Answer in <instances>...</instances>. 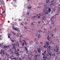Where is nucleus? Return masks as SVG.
<instances>
[{
	"label": "nucleus",
	"instance_id": "1",
	"mask_svg": "<svg viewBox=\"0 0 60 60\" xmlns=\"http://www.w3.org/2000/svg\"><path fill=\"white\" fill-rule=\"evenodd\" d=\"M51 10V8H48V11H47L45 13V14H47L49 13H49H50V11Z\"/></svg>",
	"mask_w": 60,
	"mask_h": 60
},
{
	"label": "nucleus",
	"instance_id": "2",
	"mask_svg": "<svg viewBox=\"0 0 60 60\" xmlns=\"http://www.w3.org/2000/svg\"><path fill=\"white\" fill-rule=\"evenodd\" d=\"M12 28L15 31L16 30L17 31V32H19V30L18 28H17L16 27H14V26Z\"/></svg>",
	"mask_w": 60,
	"mask_h": 60
},
{
	"label": "nucleus",
	"instance_id": "3",
	"mask_svg": "<svg viewBox=\"0 0 60 60\" xmlns=\"http://www.w3.org/2000/svg\"><path fill=\"white\" fill-rule=\"evenodd\" d=\"M46 44L47 45V46L46 45H45V46H44V48H47L48 47V46L49 45V42H47V41L46 42Z\"/></svg>",
	"mask_w": 60,
	"mask_h": 60
},
{
	"label": "nucleus",
	"instance_id": "4",
	"mask_svg": "<svg viewBox=\"0 0 60 60\" xmlns=\"http://www.w3.org/2000/svg\"><path fill=\"white\" fill-rule=\"evenodd\" d=\"M16 36H17V37H21L22 36V35H21V34H19V33H18L17 34Z\"/></svg>",
	"mask_w": 60,
	"mask_h": 60
},
{
	"label": "nucleus",
	"instance_id": "5",
	"mask_svg": "<svg viewBox=\"0 0 60 60\" xmlns=\"http://www.w3.org/2000/svg\"><path fill=\"white\" fill-rule=\"evenodd\" d=\"M12 45L13 46V47L12 48L13 49H15V46H17V45L14 44H12Z\"/></svg>",
	"mask_w": 60,
	"mask_h": 60
},
{
	"label": "nucleus",
	"instance_id": "6",
	"mask_svg": "<svg viewBox=\"0 0 60 60\" xmlns=\"http://www.w3.org/2000/svg\"><path fill=\"white\" fill-rule=\"evenodd\" d=\"M8 47V46H4V47H2L3 48H5V49H7Z\"/></svg>",
	"mask_w": 60,
	"mask_h": 60
},
{
	"label": "nucleus",
	"instance_id": "7",
	"mask_svg": "<svg viewBox=\"0 0 60 60\" xmlns=\"http://www.w3.org/2000/svg\"><path fill=\"white\" fill-rule=\"evenodd\" d=\"M55 19V18L54 17V16H52V18H51L50 19L51 20V22H52L53 21L52 19Z\"/></svg>",
	"mask_w": 60,
	"mask_h": 60
},
{
	"label": "nucleus",
	"instance_id": "8",
	"mask_svg": "<svg viewBox=\"0 0 60 60\" xmlns=\"http://www.w3.org/2000/svg\"><path fill=\"white\" fill-rule=\"evenodd\" d=\"M36 36H37V37H38V38H39L40 36H41V35H40V34H38V33H37L36 35Z\"/></svg>",
	"mask_w": 60,
	"mask_h": 60
},
{
	"label": "nucleus",
	"instance_id": "9",
	"mask_svg": "<svg viewBox=\"0 0 60 60\" xmlns=\"http://www.w3.org/2000/svg\"><path fill=\"white\" fill-rule=\"evenodd\" d=\"M4 51L3 50H2L1 52H0V54L1 55L2 53H4Z\"/></svg>",
	"mask_w": 60,
	"mask_h": 60
},
{
	"label": "nucleus",
	"instance_id": "10",
	"mask_svg": "<svg viewBox=\"0 0 60 60\" xmlns=\"http://www.w3.org/2000/svg\"><path fill=\"white\" fill-rule=\"evenodd\" d=\"M56 52H58L59 50V48H57V46H56Z\"/></svg>",
	"mask_w": 60,
	"mask_h": 60
},
{
	"label": "nucleus",
	"instance_id": "11",
	"mask_svg": "<svg viewBox=\"0 0 60 60\" xmlns=\"http://www.w3.org/2000/svg\"><path fill=\"white\" fill-rule=\"evenodd\" d=\"M23 41H24V42L25 43V44L26 45H27V44L26 43V41H25V40H23Z\"/></svg>",
	"mask_w": 60,
	"mask_h": 60
},
{
	"label": "nucleus",
	"instance_id": "12",
	"mask_svg": "<svg viewBox=\"0 0 60 60\" xmlns=\"http://www.w3.org/2000/svg\"><path fill=\"white\" fill-rule=\"evenodd\" d=\"M53 32H54V33H55L56 32V28L54 29H53Z\"/></svg>",
	"mask_w": 60,
	"mask_h": 60
},
{
	"label": "nucleus",
	"instance_id": "13",
	"mask_svg": "<svg viewBox=\"0 0 60 60\" xmlns=\"http://www.w3.org/2000/svg\"><path fill=\"white\" fill-rule=\"evenodd\" d=\"M45 17L44 16L43 17V18H42V20H46V19H45Z\"/></svg>",
	"mask_w": 60,
	"mask_h": 60
},
{
	"label": "nucleus",
	"instance_id": "14",
	"mask_svg": "<svg viewBox=\"0 0 60 60\" xmlns=\"http://www.w3.org/2000/svg\"><path fill=\"white\" fill-rule=\"evenodd\" d=\"M38 38H36L35 39V41H38Z\"/></svg>",
	"mask_w": 60,
	"mask_h": 60
},
{
	"label": "nucleus",
	"instance_id": "15",
	"mask_svg": "<svg viewBox=\"0 0 60 60\" xmlns=\"http://www.w3.org/2000/svg\"><path fill=\"white\" fill-rule=\"evenodd\" d=\"M10 34L8 33V38H10Z\"/></svg>",
	"mask_w": 60,
	"mask_h": 60
},
{
	"label": "nucleus",
	"instance_id": "16",
	"mask_svg": "<svg viewBox=\"0 0 60 60\" xmlns=\"http://www.w3.org/2000/svg\"><path fill=\"white\" fill-rule=\"evenodd\" d=\"M38 52L39 53H40V52H41L40 50L38 49Z\"/></svg>",
	"mask_w": 60,
	"mask_h": 60
},
{
	"label": "nucleus",
	"instance_id": "17",
	"mask_svg": "<svg viewBox=\"0 0 60 60\" xmlns=\"http://www.w3.org/2000/svg\"><path fill=\"white\" fill-rule=\"evenodd\" d=\"M11 32L12 33H13V34L14 35H16V34L15 33L13 32L12 31Z\"/></svg>",
	"mask_w": 60,
	"mask_h": 60
},
{
	"label": "nucleus",
	"instance_id": "18",
	"mask_svg": "<svg viewBox=\"0 0 60 60\" xmlns=\"http://www.w3.org/2000/svg\"><path fill=\"white\" fill-rule=\"evenodd\" d=\"M38 32H39V33H40V32H43L42 31H41V30H39L38 31Z\"/></svg>",
	"mask_w": 60,
	"mask_h": 60
},
{
	"label": "nucleus",
	"instance_id": "19",
	"mask_svg": "<svg viewBox=\"0 0 60 60\" xmlns=\"http://www.w3.org/2000/svg\"><path fill=\"white\" fill-rule=\"evenodd\" d=\"M60 54V52L58 51V53H57V55H59V53Z\"/></svg>",
	"mask_w": 60,
	"mask_h": 60
},
{
	"label": "nucleus",
	"instance_id": "20",
	"mask_svg": "<svg viewBox=\"0 0 60 60\" xmlns=\"http://www.w3.org/2000/svg\"><path fill=\"white\" fill-rule=\"evenodd\" d=\"M34 57H35V58L36 59L37 58V55H36V56H34Z\"/></svg>",
	"mask_w": 60,
	"mask_h": 60
},
{
	"label": "nucleus",
	"instance_id": "21",
	"mask_svg": "<svg viewBox=\"0 0 60 60\" xmlns=\"http://www.w3.org/2000/svg\"><path fill=\"white\" fill-rule=\"evenodd\" d=\"M9 38L10 39V40L11 41H12L13 42H14V40H12L11 39V38Z\"/></svg>",
	"mask_w": 60,
	"mask_h": 60
},
{
	"label": "nucleus",
	"instance_id": "22",
	"mask_svg": "<svg viewBox=\"0 0 60 60\" xmlns=\"http://www.w3.org/2000/svg\"><path fill=\"white\" fill-rule=\"evenodd\" d=\"M24 43H22V46H24Z\"/></svg>",
	"mask_w": 60,
	"mask_h": 60
},
{
	"label": "nucleus",
	"instance_id": "23",
	"mask_svg": "<svg viewBox=\"0 0 60 60\" xmlns=\"http://www.w3.org/2000/svg\"><path fill=\"white\" fill-rule=\"evenodd\" d=\"M24 47H25V48L26 49V51H28V50L27 49V48L25 46Z\"/></svg>",
	"mask_w": 60,
	"mask_h": 60
},
{
	"label": "nucleus",
	"instance_id": "24",
	"mask_svg": "<svg viewBox=\"0 0 60 60\" xmlns=\"http://www.w3.org/2000/svg\"><path fill=\"white\" fill-rule=\"evenodd\" d=\"M15 41V42L16 44H17V43H18V42L17 41Z\"/></svg>",
	"mask_w": 60,
	"mask_h": 60
},
{
	"label": "nucleus",
	"instance_id": "25",
	"mask_svg": "<svg viewBox=\"0 0 60 60\" xmlns=\"http://www.w3.org/2000/svg\"><path fill=\"white\" fill-rule=\"evenodd\" d=\"M52 54H51L50 53H49V55L50 56H51Z\"/></svg>",
	"mask_w": 60,
	"mask_h": 60
},
{
	"label": "nucleus",
	"instance_id": "26",
	"mask_svg": "<svg viewBox=\"0 0 60 60\" xmlns=\"http://www.w3.org/2000/svg\"><path fill=\"white\" fill-rule=\"evenodd\" d=\"M31 8V7H28V9H30Z\"/></svg>",
	"mask_w": 60,
	"mask_h": 60
},
{
	"label": "nucleus",
	"instance_id": "27",
	"mask_svg": "<svg viewBox=\"0 0 60 60\" xmlns=\"http://www.w3.org/2000/svg\"><path fill=\"white\" fill-rule=\"evenodd\" d=\"M51 37H52V36H53V34H51Z\"/></svg>",
	"mask_w": 60,
	"mask_h": 60
},
{
	"label": "nucleus",
	"instance_id": "28",
	"mask_svg": "<svg viewBox=\"0 0 60 60\" xmlns=\"http://www.w3.org/2000/svg\"><path fill=\"white\" fill-rule=\"evenodd\" d=\"M16 54H17V55H19V54L18 53H16Z\"/></svg>",
	"mask_w": 60,
	"mask_h": 60
},
{
	"label": "nucleus",
	"instance_id": "29",
	"mask_svg": "<svg viewBox=\"0 0 60 60\" xmlns=\"http://www.w3.org/2000/svg\"><path fill=\"white\" fill-rule=\"evenodd\" d=\"M47 39H48V40H49V38H47Z\"/></svg>",
	"mask_w": 60,
	"mask_h": 60
},
{
	"label": "nucleus",
	"instance_id": "30",
	"mask_svg": "<svg viewBox=\"0 0 60 60\" xmlns=\"http://www.w3.org/2000/svg\"><path fill=\"white\" fill-rule=\"evenodd\" d=\"M46 50H45V52H44V54H45V53H46Z\"/></svg>",
	"mask_w": 60,
	"mask_h": 60
},
{
	"label": "nucleus",
	"instance_id": "31",
	"mask_svg": "<svg viewBox=\"0 0 60 60\" xmlns=\"http://www.w3.org/2000/svg\"><path fill=\"white\" fill-rule=\"evenodd\" d=\"M36 17V16H34L33 18L34 19Z\"/></svg>",
	"mask_w": 60,
	"mask_h": 60
},
{
	"label": "nucleus",
	"instance_id": "32",
	"mask_svg": "<svg viewBox=\"0 0 60 60\" xmlns=\"http://www.w3.org/2000/svg\"><path fill=\"white\" fill-rule=\"evenodd\" d=\"M13 1H15V2H16V0H13Z\"/></svg>",
	"mask_w": 60,
	"mask_h": 60
},
{
	"label": "nucleus",
	"instance_id": "33",
	"mask_svg": "<svg viewBox=\"0 0 60 60\" xmlns=\"http://www.w3.org/2000/svg\"><path fill=\"white\" fill-rule=\"evenodd\" d=\"M52 56H55V55L54 54H53L52 55Z\"/></svg>",
	"mask_w": 60,
	"mask_h": 60
},
{
	"label": "nucleus",
	"instance_id": "34",
	"mask_svg": "<svg viewBox=\"0 0 60 60\" xmlns=\"http://www.w3.org/2000/svg\"><path fill=\"white\" fill-rule=\"evenodd\" d=\"M9 51H10L11 52H12V51L11 50V49H9Z\"/></svg>",
	"mask_w": 60,
	"mask_h": 60
},
{
	"label": "nucleus",
	"instance_id": "35",
	"mask_svg": "<svg viewBox=\"0 0 60 60\" xmlns=\"http://www.w3.org/2000/svg\"><path fill=\"white\" fill-rule=\"evenodd\" d=\"M5 12V11H3L2 12V13L3 14L4 13V12Z\"/></svg>",
	"mask_w": 60,
	"mask_h": 60
},
{
	"label": "nucleus",
	"instance_id": "36",
	"mask_svg": "<svg viewBox=\"0 0 60 60\" xmlns=\"http://www.w3.org/2000/svg\"><path fill=\"white\" fill-rule=\"evenodd\" d=\"M1 16H2V17H3V14H1Z\"/></svg>",
	"mask_w": 60,
	"mask_h": 60
},
{
	"label": "nucleus",
	"instance_id": "37",
	"mask_svg": "<svg viewBox=\"0 0 60 60\" xmlns=\"http://www.w3.org/2000/svg\"><path fill=\"white\" fill-rule=\"evenodd\" d=\"M37 55V56H38V57H39L40 56L39 55Z\"/></svg>",
	"mask_w": 60,
	"mask_h": 60
},
{
	"label": "nucleus",
	"instance_id": "38",
	"mask_svg": "<svg viewBox=\"0 0 60 60\" xmlns=\"http://www.w3.org/2000/svg\"><path fill=\"white\" fill-rule=\"evenodd\" d=\"M48 48H49V49H50V46H49V47H48Z\"/></svg>",
	"mask_w": 60,
	"mask_h": 60
},
{
	"label": "nucleus",
	"instance_id": "39",
	"mask_svg": "<svg viewBox=\"0 0 60 60\" xmlns=\"http://www.w3.org/2000/svg\"><path fill=\"white\" fill-rule=\"evenodd\" d=\"M29 14V13L28 12V13H27V14L28 15Z\"/></svg>",
	"mask_w": 60,
	"mask_h": 60
},
{
	"label": "nucleus",
	"instance_id": "40",
	"mask_svg": "<svg viewBox=\"0 0 60 60\" xmlns=\"http://www.w3.org/2000/svg\"><path fill=\"white\" fill-rule=\"evenodd\" d=\"M35 52L36 53H37V51L35 50Z\"/></svg>",
	"mask_w": 60,
	"mask_h": 60
},
{
	"label": "nucleus",
	"instance_id": "41",
	"mask_svg": "<svg viewBox=\"0 0 60 60\" xmlns=\"http://www.w3.org/2000/svg\"><path fill=\"white\" fill-rule=\"evenodd\" d=\"M44 53H42V55H43V56H44Z\"/></svg>",
	"mask_w": 60,
	"mask_h": 60
},
{
	"label": "nucleus",
	"instance_id": "42",
	"mask_svg": "<svg viewBox=\"0 0 60 60\" xmlns=\"http://www.w3.org/2000/svg\"><path fill=\"white\" fill-rule=\"evenodd\" d=\"M43 43V42H40V44H42Z\"/></svg>",
	"mask_w": 60,
	"mask_h": 60
},
{
	"label": "nucleus",
	"instance_id": "43",
	"mask_svg": "<svg viewBox=\"0 0 60 60\" xmlns=\"http://www.w3.org/2000/svg\"><path fill=\"white\" fill-rule=\"evenodd\" d=\"M2 38H0V40H2Z\"/></svg>",
	"mask_w": 60,
	"mask_h": 60
},
{
	"label": "nucleus",
	"instance_id": "44",
	"mask_svg": "<svg viewBox=\"0 0 60 60\" xmlns=\"http://www.w3.org/2000/svg\"><path fill=\"white\" fill-rule=\"evenodd\" d=\"M49 35H48V37H47V38H49Z\"/></svg>",
	"mask_w": 60,
	"mask_h": 60
},
{
	"label": "nucleus",
	"instance_id": "45",
	"mask_svg": "<svg viewBox=\"0 0 60 60\" xmlns=\"http://www.w3.org/2000/svg\"><path fill=\"white\" fill-rule=\"evenodd\" d=\"M17 50L19 52V49H18Z\"/></svg>",
	"mask_w": 60,
	"mask_h": 60
},
{
	"label": "nucleus",
	"instance_id": "46",
	"mask_svg": "<svg viewBox=\"0 0 60 60\" xmlns=\"http://www.w3.org/2000/svg\"><path fill=\"white\" fill-rule=\"evenodd\" d=\"M33 23H34L33 22L32 23H31V25H33Z\"/></svg>",
	"mask_w": 60,
	"mask_h": 60
},
{
	"label": "nucleus",
	"instance_id": "47",
	"mask_svg": "<svg viewBox=\"0 0 60 60\" xmlns=\"http://www.w3.org/2000/svg\"><path fill=\"white\" fill-rule=\"evenodd\" d=\"M38 23H40V21L38 22Z\"/></svg>",
	"mask_w": 60,
	"mask_h": 60
},
{
	"label": "nucleus",
	"instance_id": "48",
	"mask_svg": "<svg viewBox=\"0 0 60 60\" xmlns=\"http://www.w3.org/2000/svg\"><path fill=\"white\" fill-rule=\"evenodd\" d=\"M54 51L55 52H56V49H54Z\"/></svg>",
	"mask_w": 60,
	"mask_h": 60
},
{
	"label": "nucleus",
	"instance_id": "49",
	"mask_svg": "<svg viewBox=\"0 0 60 60\" xmlns=\"http://www.w3.org/2000/svg\"><path fill=\"white\" fill-rule=\"evenodd\" d=\"M46 6V4H45V5H44V6Z\"/></svg>",
	"mask_w": 60,
	"mask_h": 60
},
{
	"label": "nucleus",
	"instance_id": "50",
	"mask_svg": "<svg viewBox=\"0 0 60 60\" xmlns=\"http://www.w3.org/2000/svg\"><path fill=\"white\" fill-rule=\"evenodd\" d=\"M60 7H59V9L58 10L59 11L60 10Z\"/></svg>",
	"mask_w": 60,
	"mask_h": 60
},
{
	"label": "nucleus",
	"instance_id": "51",
	"mask_svg": "<svg viewBox=\"0 0 60 60\" xmlns=\"http://www.w3.org/2000/svg\"><path fill=\"white\" fill-rule=\"evenodd\" d=\"M40 16H38V18H40Z\"/></svg>",
	"mask_w": 60,
	"mask_h": 60
},
{
	"label": "nucleus",
	"instance_id": "52",
	"mask_svg": "<svg viewBox=\"0 0 60 60\" xmlns=\"http://www.w3.org/2000/svg\"><path fill=\"white\" fill-rule=\"evenodd\" d=\"M43 58H45V56H44V57H43Z\"/></svg>",
	"mask_w": 60,
	"mask_h": 60
},
{
	"label": "nucleus",
	"instance_id": "53",
	"mask_svg": "<svg viewBox=\"0 0 60 60\" xmlns=\"http://www.w3.org/2000/svg\"><path fill=\"white\" fill-rule=\"evenodd\" d=\"M58 15V14H56L55 15Z\"/></svg>",
	"mask_w": 60,
	"mask_h": 60
},
{
	"label": "nucleus",
	"instance_id": "54",
	"mask_svg": "<svg viewBox=\"0 0 60 60\" xmlns=\"http://www.w3.org/2000/svg\"><path fill=\"white\" fill-rule=\"evenodd\" d=\"M52 41H51V42H50V43H51L52 42Z\"/></svg>",
	"mask_w": 60,
	"mask_h": 60
},
{
	"label": "nucleus",
	"instance_id": "55",
	"mask_svg": "<svg viewBox=\"0 0 60 60\" xmlns=\"http://www.w3.org/2000/svg\"><path fill=\"white\" fill-rule=\"evenodd\" d=\"M52 24H54V23L53 22H52Z\"/></svg>",
	"mask_w": 60,
	"mask_h": 60
},
{
	"label": "nucleus",
	"instance_id": "56",
	"mask_svg": "<svg viewBox=\"0 0 60 60\" xmlns=\"http://www.w3.org/2000/svg\"><path fill=\"white\" fill-rule=\"evenodd\" d=\"M39 8V7H38L37 8Z\"/></svg>",
	"mask_w": 60,
	"mask_h": 60
},
{
	"label": "nucleus",
	"instance_id": "57",
	"mask_svg": "<svg viewBox=\"0 0 60 60\" xmlns=\"http://www.w3.org/2000/svg\"><path fill=\"white\" fill-rule=\"evenodd\" d=\"M12 26H14V24H13Z\"/></svg>",
	"mask_w": 60,
	"mask_h": 60
},
{
	"label": "nucleus",
	"instance_id": "58",
	"mask_svg": "<svg viewBox=\"0 0 60 60\" xmlns=\"http://www.w3.org/2000/svg\"><path fill=\"white\" fill-rule=\"evenodd\" d=\"M52 27V26H51V27H50V28H51Z\"/></svg>",
	"mask_w": 60,
	"mask_h": 60
},
{
	"label": "nucleus",
	"instance_id": "59",
	"mask_svg": "<svg viewBox=\"0 0 60 60\" xmlns=\"http://www.w3.org/2000/svg\"><path fill=\"white\" fill-rule=\"evenodd\" d=\"M16 52L17 53H18V52L16 51Z\"/></svg>",
	"mask_w": 60,
	"mask_h": 60
},
{
	"label": "nucleus",
	"instance_id": "60",
	"mask_svg": "<svg viewBox=\"0 0 60 60\" xmlns=\"http://www.w3.org/2000/svg\"><path fill=\"white\" fill-rule=\"evenodd\" d=\"M49 1H46V2H49Z\"/></svg>",
	"mask_w": 60,
	"mask_h": 60
},
{
	"label": "nucleus",
	"instance_id": "61",
	"mask_svg": "<svg viewBox=\"0 0 60 60\" xmlns=\"http://www.w3.org/2000/svg\"><path fill=\"white\" fill-rule=\"evenodd\" d=\"M55 60H57L56 59V58H55Z\"/></svg>",
	"mask_w": 60,
	"mask_h": 60
},
{
	"label": "nucleus",
	"instance_id": "62",
	"mask_svg": "<svg viewBox=\"0 0 60 60\" xmlns=\"http://www.w3.org/2000/svg\"><path fill=\"white\" fill-rule=\"evenodd\" d=\"M59 5L60 7V4H59Z\"/></svg>",
	"mask_w": 60,
	"mask_h": 60
},
{
	"label": "nucleus",
	"instance_id": "63",
	"mask_svg": "<svg viewBox=\"0 0 60 60\" xmlns=\"http://www.w3.org/2000/svg\"><path fill=\"white\" fill-rule=\"evenodd\" d=\"M0 37H1V36H0Z\"/></svg>",
	"mask_w": 60,
	"mask_h": 60
},
{
	"label": "nucleus",
	"instance_id": "64",
	"mask_svg": "<svg viewBox=\"0 0 60 60\" xmlns=\"http://www.w3.org/2000/svg\"><path fill=\"white\" fill-rule=\"evenodd\" d=\"M27 40H29V39H27Z\"/></svg>",
	"mask_w": 60,
	"mask_h": 60
}]
</instances>
